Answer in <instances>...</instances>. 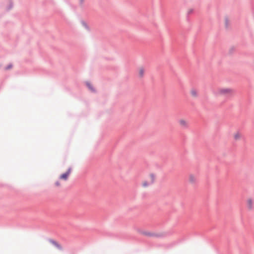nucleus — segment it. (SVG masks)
I'll use <instances>...</instances> for the list:
<instances>
[{
  "label": "nucleus",
  "instance_id": "1a4fd4ad",
  "mask_svg": "<svg viewBox=\"0 0 254 254\" xmlns=\"http://www.w3.org/2000/svg\"><path fill=\"white\" fill-rule=\"evenodd\" d=\"M193 11H194L193 8H189L187 9V13L188 14H191L193 13Z\"/></svg>",
  "mask_w": 254,
  "mask_h": 254
},
{
  "label": "nucleus",
  "instance_id": "2eb2a0df",
  "mask_svg": "<svg viewBox=\"0 0 254 254\" xmlns=\"http://www.w3.org/2000/svg\"><path fill=\"white\" fill-rule=\"evenodd\" d=\"M147 235H149V236H152V235H151V234H148Z\"/></svg>",
  "mask_w": 254,
  "mask_h": 254
},
{
  "label": "nucleus",
  "instance_id": "4468645a",
  "mask_svg": "<svg viewBox=\"0 0 254 254\" xmlns=\"http://www.w3.org/2000/svg\"><path fill=\"white\" fill-rule=\"evenodd\" d=\"M87 86H88V88H89V89H90L91 90H93V89H92V88L91 87V85H90V83H87Z\"/></svg>",
  "mask_w": 254,
  "mask_h": 254
},
{
  "label": "nucleus",
  "instance_id": "6e6552de",
  "mask_svg": "<svg viewBox=\"0 0 254 254\" xmlns=\"http://www.w3.org/2000/svg\"><path fill=\"white\" fill-rule=\"evenodd\" d=\"M150 185H151V183L148 180H145L142 183V186L143 188H147Z\"/></svg>",
  "mask_w": 254,
  "mask_h": 254
},
{
  "label": "nucleus",
  "instance_id": "f03ea898",
  "mask_svg": "<svg viewBox=\"0 0 254 254\" xmlns=\"http://www.w3.org/2000/svg\"><path fill=\"white\" fill-rule=\"evenodd\" d=\"M242 137V133L239 131L235 132L233 134V138L236 141L240 140Z\"/></svg>",
  "mask_w": 254,
  "mask_h": 254
},
{
  "label": "nucleus",
  "instance_id": "9d476101",
  "mask_svg": "<svg viewBox=\"0 0 254 254\" xmlns=\"http://www.w3.org/2000/svg\"><path fill=\"white\" fill-rule=\"evenodd\" d=\"M12 67V64H9L7 66H6L5 67V70H8V69H11Z\"/></svg>",
  "mask_w": 254,
  "mask_h": 254
},
{
  "label": "nucleus",
  "instance_id": "423d86ee",
  "mask_svg": "<svg viewBox=\"0 0 254 254\" xmlns=\"http://www.w3.org/2000/svg\"><path fill=\"white\" fill-rule=\"evenodd\" d=\"M145 73V69L143 67L138 68V74L140 78H143Z\"/></svg>",
  "mask_w": 254,
  "mask_h": 254
},
{
  "label": "nucleus",
  "instance_id": "7ed1b4c3",
  "mask_svg": "<svg viewBox=\"0 0 254 254\" xmlns=\"http://www.w3.org/2000/svg\"><path fill=\"white\" fill-rule=\"evenodd\" d=\"M70 172H71V169L69 168V169H68V170H67V171L66 173H65L60 176V179L61 180L66 181L68 179V176H69V175L70 174Z\"/></svg>",
  "mask_w": 254,
  "mask_h": 254
},
{
  "label": "nucleus",
  "instance_id": "f8f14e48",
  "mask_svg": "<svg viewBox=\"0 0 254 254\" xmlns=\"http://www.w3.org/2000/svg\"><path fill=\"white\" fill-rule=\"evenodd\" d=\"M229 24V20L227 19H225V25L227 27Z\"/></svg>",
  "mask_w": 254,
  "mask_h": 254
},
{
  "label": "nucleus",
  "instance_id": "20e7f679",
  "mask_svg": "<svg viewBox=\"0 0 254 254\" xmlns=\"http://www.w3.org/2000/svg\"><path fill=\"white\" fill-rule=\"evenodd\" d=\"M188 180L190 184H194L196 182V177L193 174H190L188 177Z\"/></svg>",
  "mask_w": 254,
  "mask_h": 254
},
{
  "label": "nucleus",
  "instance_id": "ddd939ff",
  "mask_svg": "<svg viewBox=\"0 0 254 254\" xmlns=\"http://www.w3.org/2000/svg\"><path fill=\"white\" fill-rule=\"evenodd\" d=\"M55 185L57 187H59L60 186V183H59V181H57L55 183Z\"/></svg>",
  "mask_w": 254,
  "mask_h": 254
},
{
  "label": "nucleus",
  "instance_id": "9b49d317",
  "mask_svg": "<svg viewBox=\"0 0 254 254\" xmlns=\"http://www.w3.org/2000/svg\"><path fill=\"white\" fill-rule=\"evenodd\" d=\"M223 91H224V93H230L231 91V90L229 89H225Z\"/></svg>",
  "mask_w": 254,
  "mask_h": 254
},
{
  "label": "nucleus",
  "instance_id": "39448f33",
  "mask_svg": "<svg viewBox=\"0 0 254 254\" xmlns=\"http://www.w3.org/2000/svg\"><path fill=\"white\" fill-rule=\"evenodd\" d=\"M247 206L249 210H252L254 207V201L251 198H249L247 201Z\"/></svg>",
  "mask_w": 254,
  "mask_h": 254
},
{
  "label": "nucleus",
  "instance_id": "f257e3e1",
  "mask_svg": "<svg viewBox=\"0 0 254 254\" xmlns=\"http://www.w3.org/2000/svg\"><path fill=\"white\" fill-rule=\"evenodd\" d=\"M179 126L183 128H187L189 127V122L184 119H180L179 122Z\"/></svg>",
  "mask_w": 254,
  "mask_h": 254
},
{
  "label": "nucleus",
  "instance_id": "0eeeda50",
  "mask_svg": "<svg viewBox=\"0 0 254 254\" xmlns=\"http://www.w3.org/2000/svg\"><path fill=\"white\" fill-rule=\"evenodd\" d=\"M155 180V175L152 173L150 174L148 176V180L150 182V183L153 184Z\"/></svg>",
  "mask_w": 254,
  "mask_h": 254
}]
</instances>
